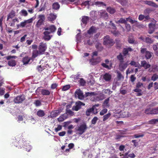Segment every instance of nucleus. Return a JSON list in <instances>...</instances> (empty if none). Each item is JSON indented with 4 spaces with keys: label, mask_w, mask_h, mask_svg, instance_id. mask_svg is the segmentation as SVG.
<instances>
[{
    "label": "nucleus",
    "mask_w": 158,
    "mask_h": 158,
    "mask_svg": "<svg viewBox=\"0 0 158 158\" xmlns=\"http://www.w3.org/2000/svg\"><path fill=\"white\" fill-rule=\"evenodd\" d=\"M23 136H17L15 137V139H13V143L16 147L19 148H21L25 146V143L26 140H24Z\"/></svg>",
    "instance_id": "f257e3e1"
},
{
    "label": "nucleus",
    "mask_w": 158,
    "mask_h": 158,
    "mask_svg": "<svg viewBox=\"0 0 158 158\" xmlns=\"http://www.w3.org/2000/svg\"><path fill=\"white\" fill-rule=\"evenodd\" d=\"M87 128L85 124H83L78 126L75 128L76 131L79 135H81L84 133Z\"/></svg>",
    "instance_id": "f03ea898"
},
{
    "label": "nucleus",
    "mask_w": 158,
    "mask_h": 158,
    "mask_svg": "<svg viewBox=\"0 0 158 158\" xmlns=\"http://www.w3.org/2000/svg\"><path fill=\"white\" fill-rule=\"evenodd\" d=\"M34 19V17H33L27 20H25L23 22H21L19 25H17V27H19V26L21 27H26V28L29 27L31 26V24H29L32 23L33 20Z\"/></svg>",
    "instance_id": "7ed1b4c3"
},
{
    "label": "nucleus",
    "mask_w": 158,
    "mask_h": 158,
    "mask_svg": "<svg viewBox=\"0 0 158 158\" xmlns=\"http://www.w3.org/2000/svg\"><path fill=\"white\" fill-rule=\"evenodd\" d=\"M115 43L112 38L109 35H107L104 37L103 44L105 45L111 46L114 45Z\"/></svg>",
    "instance_id": "20e7f679"
},
{
    "label": "nucleus",
    "mask_w": 158,
    "mask_h": 158,
    "mask_svg": "<svg viewBox=\"0 0 158 158\" xmlns=\"http://www.w3.org/2000/svg\"><path fill=\"white\" fill-rule=\"evenodd\" d=\"M38 20L35 26L37 28H39L41 27V25L44 24L45 17L44 15L41 14L38 16Z\"/></svg>",
    "instance_id": "39448f33"
},
{
    "label": "nucleus",
    "mask_w": 158,
    "mask_h": 158,
    "mask_svg": "<svg viewBox=\"0 0 158 158\" xmlns=\"http://www.w3.org/2000/svg\"><path fill=\"white\" fill-rule=\"evenodd\" d=\"M17 56H9L6 57V59L7 60L8 64L10 66H15L16 65V61L14 60H11V59H16L17 58Z\"/></svg>",
    "instance_id": "423d86ee"
},
{
    "label": "nucleus",
    "mask_w": 158,
    "mask_h": 158,
    "mask_svg": "<svg viewBox=\"0 0 158 158\" xmlns=\"http://www.w3.org/2000/svg\"><path fill=\"white\" fill-rule=\"evenodd\" d=\"M46 49L47 46L45 43L43 42H41L40 43L38 49L40 54H43Z\"/></svg>",
    "instance_id": "0eeeda50"
},
{
    "label": "nucleus",
    "mask_w": 158,
    "mask_h": 158,
    "mask_svg": "<svg viewBox=\"0 0 158 158\" xmlns=\"http://www.w3.org/2000/svg\"><path fill=\"white\" fill-rule=\"evenodd\" d=\"M75 95L76 98L77 97L78 99H82L84 98V94H83V92L80 89L76 90Z\"/></svg>",
    "instance_id": "6e6552de"
},
{
    "label": "nucleus",
    "mask_w": 158,
    "mask_h": 158,
    "mask_svg": "<svg viewBox=\"0 0 158 158\" xmlns=\"http://www.w3.org/2000/svg\"><path fill=\"white\" fill-rule=\"evenodd\" d=\"M75 105V106H74L72 107V110L76 111H77L80 109L82 106H84L85 105V104L84 103L80 101L76 102Z\"/></svg>",
    "instance_id": "1a4fd4ad"
},
{
    "label": "nucleus",
    "mask_w": 158,
    "mask_h": 158,
    "mask_svg": "<svg viewBox=\"0 0 158 158\" xmlns=\"http://www.w3.org/2000/svg\"><path fill=\"white\" fill-rule=\"evenodd\" d=\"M44 29L46 31H48L50 34H51L55 32L56 30V28L55 25H52L48 27L44 28Z\"/></svg>",
    "instance_id": "9d476101"
},
{
    "label": "nucleus",
    "mask_w": 158,
    "mask_h": 158,
    "mask_svg": "<svg viewBox=\"0 0 158 158\" xmlns=\"http://www.w3.org/2000/svg\"><path fill=\"white\" fill-rule=\"evenodd\" d=\"M128 64L127 62L124 63L123 62L119 63V69L121 71H123L127 68Z\"/></svg>",
    "instance_id": "9b49d317"
},
{
    "label": "nucleus",
    "mask_w": 158,
    "mask_h": 158,
    "mask_svg": "<svg viewBox=\"0 0 158 158\" xmlns=\"http://www.w3.org/2000/svg\"><path fill=\"white\" fill-rule=\"evenodd\" d=\"M50 33L48 31H45L43 32L44 35L43 36V39L45 40L48 41L50 40L52 36L49 35Z\"/></svg>",
    "instance_id": "f8f14e48"
},
{
    "label": "nucleus",
    "mask_w": 158,
    "mask_h": 158,
    "mask_svg": "<svg viewBox=\"0 0 158 158\" xmlns=\"http://www.w3.org/2000/svg\"><path fill=\"white\" fill-rule=\"evenodd\" d=\"M133 50V49L130 47L124 48L122 51L123 54L124 56H126L129 54V52H131Z\"/></svg>",
    "instance_id": "ddd939ff"
},
{
    "label": "nucleus",
    "mask_w": 158,
    "mask_h": 158,
    "mask_svg": "<svg viewBox=\"0 0 158 158\" xmlns=\"http://www.w3.org/2000/svg\"><path fill=\"white\" fill-rule=\"evenodd\" d=\"M140 66L147 69L150 67L151 65L148 63H147L146 61L143 60L141 61Z\"/></svg>",
    "instance_id": "4468645a"
},
{
    "label": "nucleus",
    "mask_w": 158,
    "mask_h": 158,
    "mask_svg": "<svg viewBox=\"0 0 158 158\" xmlns=\"http://www.w3.org/2000/svg\"><path fill=\"white\" fill-rule=\"evenodd\" d=\"M16 13L15 11L12 10L7 15V17L6 19V21H9L10 19H12L15 16Z\"/></svg>",
    "instance_id": "2eb2a0df"
},
{
    "label": "nucleus",
    "mask_w": 158,
    "mask_h": 158,
    "mask_svg": "<svg viewBox=\"0 0 158 158\" xmlns=\"http://www.w3.org/2000/svg\"><path fill=\"white\" fill-rule=\"evenodd\" d=\"M144 2L145 4L148 5L149 6L155 8L158 7V5L153 2L149 1H145Z\"/></svg>",
    "instance_id": "dca6fc26"
},
{
    "label": "nucleus",
    "mask_w": 158,
    "mask_h": 158,
    "mask_svg": "<svg viewBox=\"0 0 158 158\" xmlns=\"http://www.w3.org/2000/svg\"><path fill=\"white\" fill-rule=\"evenodd\" d=\"M10 27H14L15 25V23L17 22H19V20L17 18H15V19L12 20V21H11L9 20V21H7Z\"/></svg>",
    "instance_id": "f3484780"
},
{
    "label": "nucleus",
    "mask_w": 158,
    "mask_h": 158,
    "mask_svg": "<svg viewBox=\"0 0 158 158\" xmlns=\"http://www.w3.org/2000/svg\"><path fill=\"white\" fill-rule=\"evenodd\" d=\"M56 15L54 14L51 13L49 15L48 17V19L49 21H53L55 20L56 18Z\"/></svg>",
    "instance_id": "a211bd4d"
},
{
    "label": "nucleus",
    "mask_w": 158,
    "mask_h": 158,
    "mask_svg": "<svg viewBox=\"0 0 158 158\" xmlns=\"http://www.w3.org/2000/svg\"><path fill=\"white\" fill-rule=\"evenodd\" d=\"M111 76L109 73H106L103 76V79L106 81H110L111 79Z\"/></svg>",
    "instance_id": "6ab92c4d"
},
{
    "label": "nucleus",
    "mask_w": 158,
    "mask_h": 158,
    "mask_svg": "<svg viewBox=\"0 0 158 158\" xmlns=\"http://www.w3.org/2000/svg\"><path fill=\"white\" fill-rule=\"evenodd\" d=\"M31 60V58L27 56H25L23 58L22 62L24 64H27Z\"/></svg>",
    "instance_id": "aec40b11"
},
{
    "label": "nucleus",
    "mask_w": 158,
    "mask_h": 158,
    "mask_svg": "<svg viewBox=\"0 0 158 158\" xmlns=\"http://www.w3.org/2000/svg\"><path fill=\"white\" fill-rule=\"evenodd\" d=\"M60 113V111L59 110H55L52 111L51 114V117H55L57 116Z\"/></svg>",
    "instance_id": "412c9836"
},
{
    "label": "nucleus",
    "mask_w": 158,
    "mask_h": 158,
    "mask_svg": "<svg viewBox=\"0 0 158 158\" xmlns=\"http://www.w3.org/2000/svg\"><path fill=\"white\" fill-rule=\"evenodd\" d=\"M89 19V17L88 16H84L82 17L81 21L83 24L86 25Z\"/></svg>",
    "instance_id": "4be33fe9"
},
{
    "label": "nucleus",
    "mask_w": 158,
    "mask_h": 158,
    "mask_svg": "<svg viewBox=\"0 0 158 158\" xmlns=\"http://www.w3.org/2000/svg\"><path fill=\"white\" fill-rule=\"evenodd\" d=\"M107 11L110 14H113L116 12V10L114 8L111 7H108L107 8Z\"/></svg>",
    "instance_id": "5701e85b"
},
{
    "label": "nucleus",
    "mask_w": 158,
    "mask_h": 158,
    "mask_svg": "<svg viewBox=\"0 0 158 158\" xmlns=\"http://www.w3.org/2000/svg\"><path fill=\"white\" fill-rule=\"evenodd\" d=\"M41 93L43 95H49L50 94V92L48 90L42 89L41 91Z\"/></svg>",
    "instance_id": "b1692460"
},
{
    "label": "nucleus",
    "mask_w": 158,
    "mask_h": 158,
    "mask_svg": "<svg viewBox=\"0 0 158 158\" xmlns=\"http://www.w3.org/2000/svg\"><path fill=\"white\" fill-rule=\"evenodd\" d=\"M105 62L106 63H102L101 64V65L103 68H106L107 69H110V68L109 67V66L108 65H107L106 64H108L109 62V60H108V59L105 60Z\"/></svg>",
    "instance_id": "393cba45"
},
{
    "label": "nucleus",
    "mask_w": 158,
    "mask_h": 158,
    "mask_svg": "<svg viewBox=\"0 0 158 158\" xmlns=\"http://www.w3.org/2000/svg\"><path fill=\"white\" fill-rule=\"evenodd\" d=\"M115 22L117 24L121 23L125 24L127 23L126 19H125L122 18H120L119 20L118 21H116Z\"/></svg>",
    "instance_id": "a878e982"
},
{
    "label": "nucleus",
    "mask_w": 158,
    "mask_h": 158,
    "mask_svg": "<svg viewBox=\"0 0 158 158\" xmlns=\"http://www.w3.org/2000/svg\"><path fill=\"white\" fill-rule=\"evenodd\" d=\"M60 7V5L57 2H54L52 5V8L55 10H58Z\"/></svg>",
    "instance_id": "bb28decb"
},
{
    "label": "nucleus",
    "mask_w": 158,
    "mask_h": 158,
    "mask_svg": "<svg viewBox=\"0 0 158 158\" xmlns=\"http://www.w3.org/2000/svg\"><path fill=\"white\" fill-rule=\"evenodd\" d=\"M109 99H106L102 104V106L103 108H108L110 105L109 104Z\"/></svg>",
    "instance_id": "cd10ccee"
},
{
    "label": "nucleus",
    "mask_w": 158,
    "mask_h": 158,
    "mask_svg": "<svg viewBox=\"0 0 158 158\" xmlns=\"http://www.w3.org/2000/svg\"><path fill=\"white\" fill-rule=\"evenodd\" d=\"M96 94L95 92H86L85 94H84V98H86L88 97L94 96Z\"/></svg>",
    "instance_id": "c85d7f7f"
},
{
    "label": "nucleus",
    "mask_w": 158,
    "mask_h": 158,
    "mask_svg": "<svg viewBox=\"0 0 158 158\" xmlns=\"http://www.w3.org/2000/svg\"><path fill=\"white\" fill-rule=\"evenodd\" d=\"M153 53L150 51L146 52L145 54V57L147 60L149 59L152 57Z\"/></svg>",
    "instance_id": "c756f323"
},
{
    "label": "nucleus",
    "mask_w": 158,
    "mask_h": 158,
    "mask_svg": "<svg viewBox=\"0 0 158 158\" xmlns=\"http://www.w3.org/2000/svg\"><path fill=\"white\" fill-rule=\"evenodd\" d=\"M45 113L44 110H40L37 112V115L40 117H42L44 116Z\"/></svg>",
    "instance_id": "7c9ffc66"
},
{
    "label": "nucleus",
    "mask_w": 158,
    "mask_h": 158,
    "mask_svg": "<svg viewBox=\"0 0 158 158\" xmlns=\"http://www.w3.org/2000/svg\"><path fill=\"white\" fill-rule=\"evenodd\" d=\"M95 47L100 51H102L103 49V47L102 46V44L100 43H98L97 44L95 45Z\"/></svg>",
    "instance_id": "2f4dec72"
},
{
    "label": "nucleus",
    "mask_w": 158,
    "mask_h": 158,
    "mask_svg": "<svg viewBox=\"0 0 158 158\" xmlns=\"http://www.w3.org/2000/svg\"><path fill=\"white\" fill-rule=\"evenodd\" d=\"M117 58L119 60V63L124 62V58L121 53H120L117 56Z\"/></svg>",
    "instance_id": "473e14b6"
},
{
    "label": "nucleus",
    "mask_w": 158,
    "mask_h": 158,
    "mask_svg": "<svg viewBox=\"0 0 158 158\" xmlns=\"http://www.w3.org/2000/svg\"><path fill=\"white\" fill-rule=\"evenodd\" d=\"M148 123L151 124H156L158 123V118L157 119L154 118L148 122Z\"/></svg>",
    "instance_id": "72a5a7b5"
},
{
    "label": "nucleus",
    "mask_w": 158,
    "mask_h": 158,
    "mask_svg": "<svg viewBox=\"0 0 158 158\" xmlns=\"http://www.w3.org/2000/svg\"><path fill=\"white\" fill-rule=\"evenodd\" d=\"M111 115V113L110 112H109L108 114L104 115L103 117V121H105L107 120L110 117Z\"/></svg>",
    "instance_id": "f704fd0d"
},
{
    "label": "nucleus",
    "mask_w": 158,
    "mask_h": 158,
    "mask_svg": "<svg viewBox=\"0 0 158 158\" xmlns=\"http://www.w3.org/2000/svg\"><path fill=\"white\" fill-rule=\"evenodd\" d=\"M151 112L152 114H158V107L152 108Z\"/></svg>",
    "instance_id": "c9c22d12"
},
{
    "label": "nucleus",
    "mask_w": 158,
    "mask_h": 158,
    "mask_svg": "<svg viewBox=\"0 0 158 158\" xmlns=\"http://www.w3.org/2000/svg\"><path fill=\"white\" fill-rule=\"evenodd\" d=\"M101 16L102 18L105 19H107L108 17L107 13L106 11H103L101 13Z\"/></svg>",
    "instance_id": "e433bc0d"
},
{
    "label": "nucleus",
    "mask_w": 158,
    "mask_h": 158,
    "mask_svg": "<svg viewBox=\"0 0 158 158\" xmlns=\"http://www.w3.org/2000/svg\"><path fill=\"white\" fill-rule=\"evenodd\" d=\"M126 20L127 22V21H129L131 24H133L135 23H136L138 22L137 21L132 20V19L130 17L126 18Z\"/></svg>",
    "instance_id": "4c0bfd02"
},
{
    "label": "nucleus",
    "mask_w": 158,
    "mask_h": 158,
    "mask_svg": "<svg viewBox=\"0 0 158 158\" xmlns=\"http://www.w3.org/2000/svg\"><path fill=\"white\" fill-rule=\"evenodd\" d=\"M39 54H40L39 50H35L33 51L32 53V57L34 58H35L38 56Z\"/></svg>",
    "instance_id": "58836bf2"
},
{
    "label": "nucleus",
    "mask_w": 158,
    "mask_h": 158,
    "mask_svg": "<svg viewBox=\"0 0 158 158\" xmlns=\"http://www.w3.org/2000/svg\"><path fill=\"white\" fill-rule=\"evenodd\" d=\"M95 28L94 27H91L89 29L87 33L89 34H92L94 32H95Z\"/></svg>",
    "instance_id": "ea45409f"
},
{
    "label": "nucleus",
    "mask_w": 158,
    "mask_h": 158,
    "mask_svg": "<svg viewBox=\"0 0 158 158\" xmlns=\"http://www.w3.org/2000/svg\"><path fill=\"white\" fill-rule=\"evenodd\" d=\"M130 64L131 65L134 66L135 67H139V63H137L134 61H131L130 63Z\"/></svg>",
    "instance_id": "a19ab883"
},
{
    "label": "nucleus",
    "mask_w": 158,
    "mask_h": 158,
    "mask_svg": "<svg viewBox=\"0 0 158 158\" xmlns=\"http://www.w3.org/2000/svg\"><path fill=\"white\" fill-rule=\"evenodd\" d=\"M70 88V86L69 85H67L63 86L62 90L63 91H65L69 89Z\"/></svg>",
    "instance_id": "79ce46f5"
},
{
    "label": "nucleus",
    "mask_w": 158,
    "mask_h": 158,
    "mask_svg": "<svg viewBox=\"0 0 158 158\" xmlns=\"http://www.w3.org/2000/svg\"><path fill=\"white\" fill-rule=\"evenodd\" d=\"M20 13L21 14V15L24 16H26L28 15V13L27 11L24 10H22L20 11Z\"/></svg>",
    "instance_id": "37998d69"
},
{
    "label": "nucleus",
    "mask_w": 158,
    "mask_h": 158,
    "mask_svg": "<svg viewBox=\"0 0 158 158\" xmlns=\"http://www.w3.org/2000/svg\"><path fill=\"white\" fill-rule=\"evenodd\" d=\"M152 111V108H150L146 109L145 110V113L146 114H152L151 111Z\"/></svg>",
    "instance_id": "c03bdc74"
},
{
    "label": "nucleus",
    "mask_w": 158,
    "mask_h": 158,
    "mask_svg": "<svg viewBox=\"0 0 158 158\" xmlns=\"http://www.w3.org/2000/svg\"><path fill=\"white\" fill-rule=\"evenodd\" d=\"M145 42L147 43L152 44L153 43V40L151 38L146 37L145 39Z\"/></svg>",
    "instance_id": "a18cd8bd"
},
{
    "label": "nucleus",
    "mask_w": 158,
    "mask_h": 158,
    "mask_svg": "<svg viewBox=\"0 0 158 158\" xmlns=\"http://www.w3.org/2000/svg\"><path fill=\"white\" fill-rule=\"evenodd\" d=\"M157 79H158V75L156 73L153 74L151 77V80L154 81H156Z\"/></svg>",
    "instance_id": "49530a36"
},
{
    "label": "nucleus",
    "mask_w": 158,
    "mask_h": 158,
    "mask_svg": "<svg viewBox=\"0 0 158 158\" xmlns=\"http://www.w3.org/2000/svg\"><path fill=\"white\" fill-rule=\"evenodd\" d=\"M79 82L80 85L82 86H84L86 83L85 80L82 78L80 79Z\"/></svg>",
    "instance_id": "de8ad7c7"
},
{
    "label": "nucleus",
    "mask_w": 158,
    "mask_h": 158,
    "mask_svg": "<svg viewBox=\"0 0 158 158\" xmlns=\"http://www.w3.org/2000/svg\"><path fill=\"white\" fill-rule=\"evenodd\" d=\"M119 85V83L116 81V82H114V83H113V86H112V89L114 90L115 89L116 87L118 86Z\"/></svg>",
    "instance_id": "09e8293b"
},
{
    "label": "nucleus",
    "mask_w": 158,
    "mask_h": 158,
    "mask_svg": "<svg viewBox=\"0 0 158 158\" xmlns=\"http://www.w3.org/2000/svg\"><path fill=\"white\" fill-rule=\"evenodd\" d=\"M110 26H111L112 28L114 30H116L117 29V27L115 25V24L112 22V21H110Z\"/></svg>",
    "instance_id": "8fccbe9b"
},
{
    "label": "nucleus",
    "mask_w": 158,
    "mask_h": 158,
    "mask_svg": "<svg viewBox=\"0 0 158 158\" xmlns=\"http://www.w3.org/2000/svg\"><path fill=\"white\" fill-rule=\"evenodd\" d=\"M107 112V109L105 108L102 109L100 112V114L101 115H103L105 114H106Z\"/></svg>",
    "instance_id": "3c124183"
},
{
    "label": "nucleus",
    "mask_w": 158,
    "mask_h": 158,
    "mask_svg": "<svg viewBox=\"0 0 158 158\" xmlns=\"http://www.w3.org/2000/svg\"><path fill=\"white\" fill-rule=\"evenodd\" d=\"M117 78L119 80H121L122 78L123 79L124 77L122 75L121 73L118 71L117 72Z\"/></svg>",
    "instance_id": "603ef678"
},
{
    "label": "nucleus",
    "mask_w": 158,
    "mask_h": 158,
    "mask_svg": "<svg viewBox=\"0 0 158 158\" xmlns=\"http://www.w3.org/2000/svg\"><path fill=\"white\" fill-rule=\"evenodd\" d=\"M128 41L130 44H133L134 43L135 40L133 38L129 37L128 38Z\"/></svg>",
    "instance_id": "864d4df0"
},
{
    "label": "nucleus",
    "mask_w": 158,
    "mask_h": 158,
    "mask_svg": "<svg viewBox=\"0 0 158 158\" xmlns=\"http://www.w3.org/2000/svg\"><path fill=\"white\" fill-rule=\"evenodd\" d=\"M66 113L67 114H69L70 116H72L74 115V112L70 109L66 110Z\"/></svg>",
    "instance_id": "5fc2aeb1"
},
{
    "label": "nucleus",
    "mask_w": 158,
    "mask_h": 158,
    "mask_svg": "<svg viewBox=\"0 0 158 158\" xmlns=\"http://www.w3.org/2000/svg\"><path fill=\"white\" fill-rule=\"evenodd\" d=\"M126 29L128 31H129L131 29V26L129 24H127V23L125 24Z\"/></svg>",
    "instance_id": "6e6d98bb"
},
{
    "label": "nucleus",
    "mask_w": 158,
    "mask_h": 158,
    "mask_svg": "<svg viewBox=\"0 0 158 158\" xmlns=\"http://www.w3.org/2000/svg\"><path fill=\"white\" fill-rule=\"evenodd\" d=\"M98 118L96 117H94L91 121V123L92 124H95L98 120Z\"/></svg>",
    "instance_id": "4d7b16f0"
},
{
    "label": "nucleus",
    "mask_w": 158,
    "mask_h": 158,
    "mask_svg": "<svg viewBox=\"0 0 158 158\" xmlns=\"http://www.w3.org/2000/svg\"><path fill=\"white\" fill-rule=\"evenodd\" d=\"M136 79V77L134 75H132L131 76L130 79L131 81L132 82H133L135 81Z\"/></svg>",
    "instance_id": "13d9d810"
},
{
    "label": "nucleus",
    "mask_w": 158,
    "mask_h": 158,
    "mask_svg": "<svg viewBox=\"0 0 158 158\" xmlns=\"http://www.w3.org/2000/svg\"><path fill=\"white\" fill-rule=\"evenodd\" d=\"M146 52H148V51H147V49L146 48H141L140 49V52L141 53L143 54L144 53L146 54Z\"/></svg>",
    "instance_id": "bf43d9fd"
},
{
    "label": "nucleus",
    "mask_w": 158,
    "mask_h": 158,
    "mask_svg": "<svg viewBox=\"0 0 158 158\" xmlns=\"http://www.w3.org/2000/svg\"><path fill=\"white\" fill-rule=\"evenodd\" d=\"M62 128V126L60 125H59L55 129V130L56 132H57L58 131L61 130Z\"/></svg>",
    "instance_id": "052dcab7"
},
{
    "label": "nucleus",
    "mask_w": 158,
    "mask_h": 158,
    "mask_svg": "<svg viewBox=\"0 0 158 158\" xmlns=\"http://www.w3.org/2000/svg\"><path fill=\"white\" fill-rule=\"evenodd\" d=\"M143 83H141L140 82H138L137 83L136 87V88H140L141 86H143Z\"/></svg>",
    "instance_id": "680f3d73"
},
{
    "label": "nucleus",
    "mask_w": 158,
    "mask_h": 158,
    "mask_svg": "<svg viewBox=\"0 0 158 158\" xmlns=\"http://www.w3.org/2000/svg\"><path fill=\"white\" fill-rule=\"evenodd\" d=\"M95 110V106H93L91 108L88 109L86 111L90 113Z\"/></svg>",
    "instance_id": "e2e57ef3"
},
{
    "label": "nucleus",
    "mask_w": 158,
    "mask_h": 158,
    "mask_svg": "<svg viewBox=\"0 0 158 158\" xmlns=\"http://www.w3.org/2000/svg\"><path fill=\"white\" fill-rule=\"evenodd\" d=\"M144 136V135L143 134H141V135H140L139 134H135L134 135V137L135 138H139V137H143V136Z\"/></svg>",
    "instance_id": "0e129e2a"
},
{
    "label": "nucleus",
    "mask_w": 158,
    "mask_h": 158,
    "mask_svg": "<svg viewBox=\"0 0 158 158\" xmlns=\"http://www.w3.org/2000/svg\"><path fill=\"white\" fill-rule=\"evenodd\" d=\"M58 86V84L56 83L52 84L51 86V89H56Z\"/></svg>",
    "instance_id": "69168bd1"
},
{
    "label": "nucleus",
    "mask_w": 158,
    "mask_h": 158,
    "mask_svg": "<svg viewBox=\"0 0 158 158\" xmlns=\"http://www.w3.org/2000/svg\"><path fill=\"white\" fill-rule=\"evenodd\" d=\"M150 29H155V25L152 23H150L148 25Z\"/></svg>",
    "instance_id": "338daca9"
},
{
    "label": "nucleus",
    "mask_w": 158,
    "mask_h": 158,
    "mask_svg": "<svg viewBox=\"0 0 158 158\" xmlns=\"http://www.w3.org/2000/svg\"><path fill=\"white\" fill-rule=\"evenodd\" d=\"M37 69L39 72H41L44 69V68H43V67L41 66V65H40L37 67Z\"/></svg>",
    "instance_id": "774afa93"
}]
</instances>
